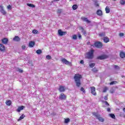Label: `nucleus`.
<instances>
[{
	"label": "nucleus",
	"mask_w": 125,
	"mask_h": 125,
	"mask_svg": "<svg viewBox=\"0 0 125 125\" xmlns=\"http://www.w3.org/2000/svg\"><path fill=\"white\" fill-rule=\"evenodd\" d=\"M78 38L80 40H81L82 39V35H81V33H78Z\"/></svg>",
	"instance_id": "41"
},
{
	"label": "nucleus",
	"mask_w": 125,
	"mask_h": 125,
	"mask_svg": "<svg viewBox=\"0 0 125 125\" xmlns=\"http://www.w3.org/2000/svg\"><path fill=\"white\" fill-rule=\"evenodd\" d=\"M109 56L106 55H102L97 57V59L99 60H104V59H107Z\"/></svg>",
	"instance_id": "6"
},
{
	"label": "nucleus",
	"mask_w": 125,
	"mask_h": 125,
	"mask_svg": "<svg viewBox=\"0 0 125 125\" xmlns=\"http://www.w3.org/2000/svg\"><path fill=\"white\" fill-rule=\"evenodd\" d=\"M24 108H25V106H24L23 105L19 106L17 109V112H21L22 110H24Z\"/></svg>",
	"instance_id": "17"
},
{
	"label": "nucleus",
	"mask_w": 125,
	"mask_h": 125,
	"mask_svg": "<svg viewBox=\"0 0 125 125\" xmlns=\"http://www.w3.org/2000/svg\"><path fill=\"white\" fill-rule=\"evenodd\" d=\"M81 91H83V93H85V90L83 87H82L80 89Z\"/></svg>",
	"instance_id": "38"
},
{
	"label": "nucleus",
	"mask_w": 125,
	"mask_h": 125,
	"mask_svg": "<svg viewBox=\"0 0 125 125\" xmlns=\"http://www.w3.org/2000/svg\"><path fill=\"white\" fill-rule=\"evenodd\" d=\"M25 117H26V116H25L24 114H22L21 116L19 119L18 120V122H20V121H21V120H23V119H24Z\"/></svg>",
	"instance_id": "24"
},
{
	"label": "nucleus",
	"mask_w": 125,
	"mask_h": 125,
	"mask_svg": "<svg viewBox=\"0 0 125 125\" xmlns=\"http://www.w3.org/2000/svg\"><path fill=\"white\" fill-rule=\"evenodd\" d=\"M62 63H64V64H65V65H68L69 66H70V67H72L73 66L72 62L68 61L65 59H62Z\"/></svg>",
	"instance_id": "5"
},
{
	"label": "nucleus",
	"mask_w": 125,
	"mask_h": 125,
	"mask_svg": "<svg viewBox=\"0 0 125 125\" xmlns=\"http://www.w3.org/2000/svg\"><path fill=\"white\" fill-rule=\"evenodd\" d=\"M60 0H54V1H59Z\"/></svg>",
	"instance_id": "54"
},
{
	"label": "nucleus",
	"mask_w": 125,
	"mask_h": 125,
	"mask_svg": "<svg viewBox=\"0 0 125 125\" xmlns=\"http://www.w3.org/2000/svg\"><path fill=\"white\" fill-rule=\"evenodd\" d=\"M1 41L3 44H7L8 43V39L6 38H3L1 40Z\"/></svg>",
	"instance_id": "9"
},
{
	"label": "nucleus",
	"mask_w": 125,
	"mask_h": 125,
	"mask_svg": "<svg viewBox=\"0 0 125 125\" xmlns=\"http://www.w3.org/2000/svg\"><path fill=\"white\" fill-rule=\"evenodd\" d=\"M0 11L3 15H5L6 14V12L4 10V9H3V6L2 5L0 6Z\"/></svg>",
	"instance_id": "10"
},
{
	"label": "nucleus",
	"mask_w": 125,
	"mask_h": 125,
	"mask_svg": "<svg viewBox=\"0 0 125 125\" xmlns=\"http://www.w3.org/2000/svg\"><path fill=\"white\" fill-rule=\"evenodd\" d=\"M114 68L117 70H120V67H119L118 65H114Z\"/></svg>",
	"instance_id": "44"
},
{
	"label": "nucleus",
	"mask_w": 125,
	"mask_h": 125,
	"mask_svg": "<svg viewBox=\"0 0 125 125\" xmlns=\"http://www.w3.org/2000/svg\"><path fill=\"white\" fill-rule=\"evenodd\" d=\"M106 13H110V8L107 6L105 9Z\"/></svg>",
	"instance_id": "25"
},
{
	"label": "nucleus",
	"mask_w": 125,
	"mask_h": 125,
	"mask_svg": "<svg viewBox=\"0 0 125 125\" xmlns=\"http://www.w3.org/2000/svg\"><path fill=\"white\" fill-rule=\"evenodd\" d=\"M72 8L73 10H76V9H78V5L77 4H74L72 6Z\"/></svg>",
	"instance_id": "29"
},
{
	"label": "nucleus",
	"mask_w": 125,
	"mask_h": 125,
	"mask_svg": "<svg viewBox=\"0 0 125 125\" xmlns=\"http://www.w3.org/2000/svg\"><path fill=\"white\" fill-rule=\"evenodd\" d=\"M118 83V82L117 81H112L109 83L110 85H113V84H117Z\"/></svg>",
	"instance_id": "27"
},
{
	"label": "nucleus",
	"mask_w": 125,
	"mask_h": 125,
	"mask_svg": "<svg viewBox=\"0 0 125 125\" xmlns=\"http://www.w3.org/2000/svg\"><path fill=\"white\" fill-rule=\"evenodd\" d=\"M59 90L60 91V92H64V91H65V86L61 85L60 86L59 88Z\"/></svg>",
	"instance_id": "13"
},
{
	"label": "nucleus",
	"mask_w": 125,
	"mask_h": 125,
	"mask_svg": "<svg viewBox=\"0 0 125 125\" xmlns=\"http://www.w3.org/2000/svg\"><path fill=\"white\" fill-rule=\"evenodd\" d=\"M80 30H82V32L83 33V35H84V36H85V35H86V31H85L84 30V29H83V27L82 26H80L79 27Z\"/></svg>",
	"instance_id": "22"
},
{
	"label": "nucleus",
	"mask_w": 125,
	"mask_h": 125,
	"mask_svg": "<svg viewBox=\"0 0 125 125\" xmlns=\"http://www.w3.org/2000/svg\"><path fill=\"white\" fill-rule=\"evenodd\" d=\"M81 19L82 20H83V21H84L85 22H86V23H91L90 21L88 20V19H87V18H86L84 17H82L81 18Z\"/></svg>",
	"instance_id": "15"
},
{
	"label": "nucleus",
	"mask_w": 125,
	"mask_h": 125,
	"mask_svg": "<svg viewBox=\"0 0 125 125\" xmlns=\"http://www.w3.org/2000/svg\"><path fill=\"white\" fill-rule=\"evenodd\" d=\"M92 72H93L94 73H97V72H98V69H97L96 68V67H94V68H93L92 69Z\"/></svg>",
	"instance_id": "33"
},
{
	"label": "nucleus",
	"mask_w": 125,
	"mask_h": 125,
	"mask_svg": "<svg viewBox=\"0 0 125 125\" xmlns=\"http://www.w3.org/2000/svg\"><path fill=\"white\" fill-rule=\"evenodd\" d=\"M94 53V50H90L89 52L86 53V58L87 59H93V57H94V55H93Z\"/></svg>",
	"instance_id": "2"
},
{
	"label": "nucleus",
	"mask_w": 125,
	"mask_h": 125,
	"mask_svg": "<svg viewBox=\"0 0 125 125\" xmlns=\"http://www.w3.org/2000/svg\"><path fill=\"white\" fill-rule=\"evenodd\" d=\"M87 44H90V42H87Z\"/></svg>",
	"instance_id": "53"
},
{
	"label": "nucleus",
	"mask_w": 125,
	"mask_h": 125,
	"mask_svg": "<svg viewBox=\"0 0 125 125\" xmlns=\"http://www.w3.org/2000/svg\"><path fill=\"white\" fill-rule=\"evenodd\" d=\"M13 41H14V42H20V41H21V39L20 38L19 36H15L13 39Z\"/></svg>",
	"instance_id": "16"
},
{
	"label": "nucleus",
	"mask_w": 125,
	"mask_h": 125,
	"mask_svg": "<svg viewBox=\"0 0 125 125\" xmlns=\"http://www.w3.org/2000/svg\"><path fill=\"white\" fill-rule=\"evenodd\" d=\"M35 42L34 41H30L29 43V47H34V45H35Z\"/></svg>",
	"instance_id": "19"
},
{
	"label": "nucleus",
	"mask_w": 125,
	"mask_h": 125,
	"mask_svg": "<svg viewBox=\"0 0 125 125\" xmlns=\"http://www.w3.org/2000/svg\"><path fill=\"white\" fill-rule=\"evenodd\" d=\"M91 46H93V44H91Z\"/></svg>",
	"instance_id": "56"
},
{
	"label": "nucleus",
	"mask_w": 125,
	"mask_h": 125,
	"mask_svg": "<svg viewBox=\"0 0 125 125\" xmlns=\"http://www.w3.org/2000/svg\"><path fill=\"white\" fill-rule=\"evenodd\" d=\"M69 122H70V119L69 118L65 119L64 120L65 124H68V123H69Z\"/></svg>",
	"instance_id": "34"
},
{
	"label": "nucleus",
	"mask_w": 125,
	"mask_h": 125,
	"mask_svg": "<svg viewBox=\"0 0 125 125\" xmlns=\"http://www.w3.org/2000/svg\"><path fill=\"white\" fill-rule=\"evenodd\" d=\"M36 53H37V54H42V51L41 49H38L36 51Z\"/></svg>",
	"instance_id": "32"
},
{
	"label": "nucleus",
	"mask_w": 125,
	"mask_h": 125,
	"mask_svg": "<svg viewBox=\"0 0 125 125\" xmlns=\"http://www.w3.org/2000/svg\"><path fill=\"white\" fill-rule=\"evenodd\" d=\"M7 8L8 10H11V9H12V7H11V5H8L7 6Z\"/></svg>",
	"instance_id": "37"
},
{
	"label": "nucleus",
	"mask_w": 125,
	"mask_h": 125,
	"mask_svg": "<svg viewBox=\"0 0 125 125\" xmlns=\"http://www.w3.org/2000/svg\"><path fill=\"white\" fill-rule=\"evenodd\" d=\"M110 93L111 94L115 93V90L113 89L110 90Z\"/></svg>",
	"instance_id": "42"
},
{
	"label": "nucleus",
	"mask_w": 125,
	"mask_h": 125,
	"mask_svg": "<svg viewBox=\"0 0 125 125\" xmlns=\"http://www.w3.org/2000/svg\"><path fill=\"white\" fill-rule=\"evenodd\" d=\"M94 46L97 48H102V46H103V44H102V42H95Z\"/></svg>",
	"instance_id": "4"
},
{
	"label": "nucleus",
	"mask_w": 125,
	"mask_h": 125,
	"mask_svg": "<svg viewBox=\"0 0 125 125\" xmlns=\"http://www.w3.org/2000/svg\"><path fill=\"white\" fill-rule=\"evenodd\" d=\"M7 106H11V104H12V102L10 100H6L5 102Z\"/></svg>",
	"instance_id": "21"
},
{
	"label": "nucleus",
	"mask_w": 125,
	"mask_h": 125,
	"mask_svg": "<svg viewBox=\"0 0 125 125\" xmlns=\"http://www.w3.org/2000/svg\"><path fill=\"white\" fill-rule=\"evenodd\" d=\"M66 98V95H65L63 93H61L59 96V99H61V100H65Z\"/></svg>",
	"instance_id": "11"
},
{
	"label": "nucleus",
	"mask_w": 125,
	"mask_h": 125,
	"mask_svg": "<svg viewBox=\"0 0 125 125\" xmlns=\"http://www.w3.org/2000/svg\"><path fill=\"white\" fill-rule=\"evenodd\" d=\"M72 39L73 40H77V36L76 35H73Z\"/></svg>",
	"instance_id": "43"
},
{
	"label": "nucleus",
	"mask_w": 125,
	"mask_h": 125,
	"mask_svg": "<svg viewBox=\"0 0 125 125\" xmlns=\"http://www.w3.org/2000/svg\"><path fill=\"white\" fill-rule=\"evenodd\" d=\"M114 0V1H116V0Z\"/></svg>",
	"instance_id": "58"
},
{
	"label": "nucleus",
	"mask_w": 125,
	"mask_h": 125,
	"mask_svg": "<svg viewBox=\"0 0 125 125\" xmlns=\"http://www.w3.org/2000/svg\"><path fill=\"white\" fill-rule=\"evenodd\" d=\"M104 103H105V105H106V106H109L110 104H109L107 102V101H104Z\"/></svg>",
	"instance_id": "46"
},
{
	"label": "nucleus",
	"mask_w": 125,
	"mask_h": 125,
	"mask_svg": "<svg viewBox=\"0 0 125 125\" xmlns=\"http://www.w3.org/2000/svg\"><path fill=\"white\" fill-rule=\"evenodd\" d=\"M120 3L122 5H125V0H120Z\"/></svg>",
	"instance_id": "35"
},
{
	"label": "nucleus",
	"mask_w": 125,
	"mask_h": 125,
	"mask_svg": "<svg viewBox=\"0 0 125 125\" xmlns=\"http://www.w3.org/2000/svg\"><path fill=\"white\" fill-rule=\"evenodd\" d=\"M27 5L28 6H29V7H36V6H35V5L32 3H27Z\"/></svg>",
	"instance_id": "31"
},
{
	"label": "nucleus",
	"mask_w": 125,
	"mask_h": 125,
	"mask_svg": "<svg viewBox=\"0 0 125 125\" xmlns=\"http://www.w3.org/2000/svg\"><path fill=\"white\" fill-rule=\"evenodd\" d=\"M19 73H23V70L21 69H19Z\"/></svg>",
	"instance_id": "50"
},
{
	"label": "nucleus",
	"mask_w": 125,
	"mask_h": 125,
	"mask_svg": "<svg viewBox=\"0 0 125 125\" xmlns=\"http://www.w3.org/2000/svg\"><path fill=\"white\" fill-rule=\"evenodd\" d=\"M72 0H69V1H72Z\"/></svg>",
	"instance_id": "57"
},
{
	"label": "nucleus",
	"mask_w": 125,
	"mask_h": 125,
	"mask_svg": "<svg viewBox=\"0 0 125 125\" xmlns=\"http://www.w3.org/2000/svg\"><path fill=\"white\" fill-rule=\"evenodd\" d=\"M0 51L1 52H4L5 51V46L3 44L0 43Z\"/></svg>",
	"instance_id": "12"
},
{
	"label": "nucleus",
	"mask_w": 125,
	"mask_h": 125,
	"mask_svg": "<svg viewBox=\"0 0 125 125\" xmlns=\"http://www.w3.org/2000/svg\"><path fill=\"white\" fill-rule=\"evenodd\" d=\"M103 41L105 43H107V42H110V39H109L108 37H104L103 38Z\"/></svg>",
	"instance_id": "14"
},
{
	"label": "nucleus",
	"mask_w": 125,
	"mask_h": 125,
	"mask_svg": "<svg viewBox=\"0 0 125 125\" xmlns=\"http://www.w3.org/2000/svg\"><path fill=\"white\" fill-rule=\"evenodd\" d=\"M46 58L48 59V60H50V59H51V56H50L49 55H48L46 56Z\"/></svg>",
	"instance_id": "40"
},
{
	"label": "nucleus",
	"mask_w": 125,
	"mask_h": 125,
	"mask_svg": "<svg viewBox=\"0 0 125 125\" xmlns=\"http://www.w3.org/2000/svg\"><path fill=\"white\" fill-rule=\"evenodd\" d=\"M104 100H108V95L104 96Z\"/></svg>",
	"instance_id": "49"
},
{
	"label": "nucleus",
	"mask_w": 125,
	"mask_h": 125,
	"mask_svg": "<svg viewBox=\"0 0 125 125\" xmlns=\"http://www.w3.org/2000/svg\"><path fill=\"white\" fill-rule=\"evenodd\" d=\"M95 6H96L97 7H99V4H98V3H97V2H96L95 3Z\"/></svg>",
	"instance_id": "47"
},
{
	"label": "nucleus",
	"mask_w": 125,
	"mask_h": 125,
	"mask_svg": "<svg viewBox=\"0 0 125 125\" xmlns=\"http://www.w3.org/2000/svg\"><path fill=\"white\" fill-rule=\"evenodd\" d=\"M120 57L122 59L125 58V53L123 51H121L120 53Z\"/></svg>",
	"instance_id": "20"
},
{
	"label": "nucleus",
	"mask_w": 125,
	"mask_h": 125,
	"mask_svg": "<svg viewBox=\"0 0 125 125\" xmlns=\"http://www.w3.org/2000/svg\"><path fill=\"white\" fill-rule=\"evenodd\" d=\"M95 66V63H91L89 64V67H90V68H93V67H94Z\"/></svg>",
	"instance_id": "36"
},
{
	"label": "nucleus",
	"mask_w": 125,
	"mask_h": 125,
	"mask_svg": "<svg viewBox=\"0 0 125 125\" xmlns=\"http://www.w3.org/2000/svg\"><path fill=\"white\" fill-rule=\"evenodd\" d=\"M92 115L95 116V117H96L100 122H104V119H103V118L101 117V115L100 114H98L96 112H93Z\"/></svg>",
	"instance_id": "3"
},
{
	"label": "nucleus",
	"mask_w": 125,
	"mask_h": 125,
	"mask_svg": "<svg viewBox=\"0 0 125 125\" xmlns=\"http://www.w3.org/2000/svg\"><path fill=\"white\" fill-rule=\"evenodd\" d=\"M107 112H111V109L110 108H108L107 109Z\"/></svg>",
	"instance_id": "52"
},
{
	"label": "nucleus",
	"mask_w": 125,
	"mask_h": 125,
	"mask_svg": "<svg viewBox=\"0 0 125 125\" xmlns=\"http://www.w3.org/2000/svg\"><path fill=\"white\" fill-rule=\"evenodd\" d=\"M62 9H59L57 10V13H59V14H61V13H62Z\"/></svg>",
	"instance_id": "39"
},
{
	"label": "nucleus",
	"mask_w": 125,
	"mask_h": 125,
	"mask_svg": "<svg viewBox=\"0 0 125 125\" xmlns=\"http://www.w3.org/2000/svg\"><path fill=\"white\" fill-rule=\"evenodd\" d=\"M99 37L101 38H104L106 36V33L105 32H101L99 34Z\"/></svg>",
	"instance_id": "23"
},
{
	"label": "nucleus",
	"mask_w": 125,
	"mask_h": 125,
	"mask_svg": "<svg viewBox=\"0 0 125 125\" xmlns=\"http://www.w3.org/2000/svg\"><path fill=\"white\" fill-rule=\"evenodd\" d=\"M119 36L120 37H124V36H125V34H124V33H119Z\"/></svg>",
	"instance_id": "45"
},
{
	"label": "nucleus",
	"mask_w": 125,
	"mask_h": 125,
	"mask_svg": "<svg viewBox=\"0 0 125 125\" xmlns=\"http://www.w3.org/2000/svg\"><path fill=\"white\" fill-rule=\"evenodd\" d=\"M90 88L91 89V94H92V95H94L95 96H96L97 94H96V91H95V87L92 86V87H90Z\"/></svg>",
	"instance_id": "7"
},
{
	"label": "nucleus",
	"mask_w": 125,
	"mask_h": 125,
	"mask_svg": "<svg viewBox=\"0 0 125 125\" xmlns=\"http://www.w3.org/2000/svg\"><path fill=\"white\" fill-rule=\"evenodd\" d=\"M21 48H22V49H26V46H25V45H22L21 46Z\"/></svg>",
	"instance_id": "48"
},
{
	"label": "nucleus",
	"mask_w": 125,
	"mask_h": 125,
	"mask_svg": "<svg viewBox=\"0 0 125 125\" xmlns=\"http://www.w3.org/2000/svg\"><path fill=\"white\" fill-rule=\"evenodd\" d=\"M123 111H124V112H125V108H123Z\"/></svg>",
	"instance_id": "55"
},
{
	"label": "nucleus",
	"mask_w": 125,
	"mask_h": 125,
	"mask_svg": "<svg viewBox=\"0 0 125 125\" xmlns=\"http://www.w3.org/2000/svg\"><path fill=\"white\" fill-rule=\"evenodd\" d=\"M108 89H109V88L108 87L105 86L103 89V92L104 93H105V92H107V90H108Z\"/></svg>",
	"instance_id": "26"
},
{
	"label": "nucleus",
	"mask_w": 125,
	"mask_h": 125,
	"mask_svg": "<svg viewBox=\"0 0 125 125\" xmlns=\"http://www.w3.org/2000/svg\"><path fill=\"white\" fill-rule=\"evenodd\" d=\"M32 33H33V34H34V35H37V34H39V31H38L36 29H34L32 31Z\"/></svg>",
	"instance_id": "28"
},
{
	"label": "nucleus",
	"mask_w": 125,
	"mask_h": 125,
	"mask_svg": "<svg viewBox=\"0 0 125 125\" xmlns=\"http://www.w3.org/2000/svg\"><path fill=\"white\" fill-rule=\"evenodd\" d=\"M109 116L111 119H114V120L116 119V116H115L114 114H110Z\"/></svg>",
	"instance_id": "30"
},
{
	"label": "nucleus",
	"mask_w": 125,
	"mask_h": 125,
	"mask_svg": "<svg viewBox=\"0 0 125 125\" xmlns=\"http://www.w3.org/2000/svg\"><path fill=\"white\" fill-rule=\"evenodd\" d=\"M82 79H83V76L80 74H76L74 76L75 83L78 87H80L82 85V82L81 81Z\"/></svg>",
	"instance_id": "1"
},
{
	"label": "nucleus",
	"mask_w": 125,
	"mask_h": 125,
	"mask_svg": "<svg viewBox=\"0 0 125 125\" xmlns=\"http://www.w3.org/2000/svg\"><path fill=\"white\" fill-rule=\"evenodd\" d=\"M80 63H81V64H84V62L83 61V60H81L80 61Z\"/></svg>",
	"instance_id": "51"
},
{
	"label": "nucleus",
	"mask_w": 125,
	"mask_h": 125,
	"mask_svg": "<svg viewBox=\"0 0 125 125\" xmlns=\"http://www.w3.org/2000/svg\"><path fill=\"white\" fill-rule=\"evenodd\" d=\"M97 15H98V16H102V15H103V13H102V11L100 9H98L97 11L96 12Z\"/></svg>",
	"instance_id": "18"
},
{
	"label": "nucleus",
	"mask_w": 125,
	"mask_h": 125,
	"mask_svg": "<svg viewBox=\"0 0 125 125\" xmlns=\"http://www.w3.org/2000/svg\"><path fill=\"white\" fill-rule=\"evenodd\" d=\"M58 34L61 36L62 37V36H64V35H66L67 34V32L66 31H62L61 29H59L58 31Z\"/></svg>",
	"instance_id": "8"
}]
</instances>
